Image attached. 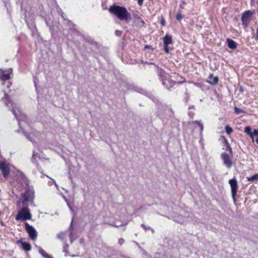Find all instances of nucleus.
Segmentation results:
<instances>
[{
    "instance_id": "obj_10",
    "label": "nucleus",
    "mask_w": 258,
    "mask_h": 258,
    "mask_svg": "<svg viewBox=\"0 0 258 258\" xmlns=\"http://www.w3.org/2000/svg\"><path fill=\"white\" fill-rule=\"evenodd\" d=\"M220 140L222 141L223 143L225 145L226 147L225 150L227 151H229L230 154L232 156L233 151L230 144L228 143V140L224 136H221L220 138Z\"/></svg>"
},
{
    "instance_id": "obj_5",
    "label": "nucleus",
    "mask_w": 258,
    "mask_h": 258,
    "mask_svg": "<svg viewBox=\"0 0 258 258\" xmlns=\"http://www.w3.org/2000/svg\"><path fill=\"white\" fill-rule=\"evenodd\" d=\"M229 183L230 185L231 189V194L233 201H236L235 197L237 195L238 189L237 181L235 178H233L229 180Z\"/></svg>"
},
{
    "instance_id": "obj_11",
    "label": "nucleus",
    "mask_w": 258,
    "mask_h": 258,
    "mask_svg": "<svg viewBox=\"0 0 258 258\" xmlns=\"http://www.w3.org/2000/svg\"><path fill=\"white\" fill-rule=\"evenodd\" d=\"M157 73L158 76L159 77V79L162 82L163 85H166V81H164V71L161 68L157 67Z\"/></svg>"
},
{
    "instance_id": "obj_29",
    "label": "nucleus",
    "mask_w": 258,
    "mask_h": 258,
    "mask_svg": "<svg viewBox=\"0 0 258 258\" xmlns=\"http://www.w3.org/2000/svg\"><path fill=\"white\" fill-rule=\"evenodd\" d=\"M168 45H164V50L166 53H169V49L168 47Z\"/></svg>"
},
{
    "instance_id": "obj_45",
    "label": "nucleus",
    "mask_w": 258,
    "mask_h": 258,
    "mask_svg": "<svg viewBox=\"0 0 258 258\" xmlns=\"http://www.w3.org/2000/svg\"><path fill=\"white\" fill-rule=\"evenodd\" d=\"M150 230H151V231H152V233H154V232H155V231H154V230L153 229H152V228H151V229H150Z\"/></svg>"
},
{
    "instance_id": "obj_17",
    "label": "nucleus",
    "mask_w": 258,
    "mask_h": 258,
    "mask_svg": "<svg viewBox=\"0 0 258 258\" xmlns=\"http://www.w3.org/2000/svg\"><path fill=\"white\" fill-rule=\"evenodd\" d=\"M39 253L41 254L45 258H53L49 254L46 252L43 249L40 248L39 249Z\"/></svg>"
},
{
    "instance_id": "obj_6",
    "label": "nucleus",
    "mask_w": 258,
    "mask_h": 258,
    "mask_svg": "<svg viewBox=\"0 0 258 258\" xmlns=\"http://www.w3.org/2000/svg\"><path fill=\"white\" fill-rule=\"evenodd\" d=\"M25 227L26 230L28 233L30 238L33 240H35L37 234L35 228L27 223H25Z\"/></svg>"
},
{
    "instance_id": "obj_36",
    "label": "nucleus",
    "mask_w": 258,
    "mask_h": 258,
    "mask_svg": "<svg viewBox=\"0 0 258 258\" xmlns=\"http://www.w3.org/2000/svg\"><path fill=\"white\" fill-rule=\"evenodd\" d=\"M197 122L198 123L199 126H200L201 131H203V125L202 123H201L200 122Z\"/></svg>"
},
{
    "instance_id": "obj_26",
    "label": "nucleus",
    "mask_w": 258,
    "mask_h": 258,
    "mask_svg": "<svg viewBox=\"0 0 258 258\" xmlns=\"http://www.w3.org/2000/svg\"><path fill=\"white\" fill-rule=\"evenodd\" d=\"M258 136V130H254V131L252 132V137H251L252 139H253V136Z\"/></svg>"
},
{
    "instance_id": "obj_48",
    "label": "nucleus",
    "mask_w": 258,
    "mask_h": 258,
    "mask_svg": "<svg viewBox=\"0 0 258 258\" xmlns=\"http://www.w3.org/2000/svg\"><path fill=\"white\" fill-rule=\"evenodd\" d=\"M256 142L258 144V138L256 140Z\"/></svg>"
},
{
    "instance_id": "obj_15",
    "label": "nucleus",
    "mask_w": 258,
    "mask_h": 258,
    "mask_svg": "<svg viewBox=\"0 0 258 258\" xmlns=\"http://www.w3.org/2000/svg\"><path fill=\"white\" fill-rule=\"evenodd\" d=\"M227 42L228 46L229 48L233 49V50L236 48L237 43L234 40L228 38L227 39Z\"/></svg>"
},
{
    "instance_id": "obj_4",
    "label": "nucleus",
    "mask_w": 258,
    "mask_h": 258,
    "mask_svg": "<svg viewBox=\"0 0 258 258\" xmlns=\"http://www.w3.org/2000/svg\"><path fill=\"white\" fill-rule=\"evenodd\" d=\"M34 192L32 189L27 187L25 189V192L22 194V204L25 205L26 202L32 201L34 198Z\"/></svg>"
},
{
    "instance_id": "obj_38",
    "label": "nucleus",
    "mask_w": 258,
    "mask_h": 258,
    "mask_svg": "<svg viewBox=\"0 0 258 258\" xmlns=\"http://www.w3.org/2000/svg\"><path fill=\"white\" fill-rule=\"evenodd\" d=\"M0 224L2 226H5L4 222L3 221H2L1 220H0Z\"/></svg>"
},
{
    "instance_id": "obj_50",
    "label": "nucleus",
    "mask_w": 258,
    "mask_h": 258,
    "mask_svg": "<svg viewBox=\"0 0 258 258\" xmlns=\"http://www.w3.org/2000/svg\"><path fill=\"white\" fill-rule=\"evenodd\" d=\"M0 71H3L2 69H0Z\"/></svg>"
},
{
    "instance_id": "obj_31",
    "label": "nucleus",
    "mask_w": 258,
    "mask_h": 258,
    "mask_svg": "<svg viewBox=\"0 0 258 258\" xmlns=\"http://www.w3.org/2000/svg\"><path fill=\"white\" fill-rule=\"evenodd\" d=\"M37 155V153H36L35 151H33V155L32 156V160H34L36 156Z\"/></svg>"
},
{
    "instance_id": "obj_13",
    "label": "nucleus",
    "mask_w": 258,
    "mask_h": 258,
    "mask_svg": "<svg viewBox=\"0 0 258 258\" xmlns=\"http://www.w3.org/2000/svg\"><path fill=\"white\" fill-rule=\"evenodd\" d=\"M209 83L212 85H216L218 83V77L217 76H214L213 74L210 75L209 77Z\"/></svg>"
},
{
    "instance_id": "obj_33",
    "label": "nucleus",
    "mask_w": 258,
    "mask_h": 258,
    "mask_svg": "<svg viewBox=\"0 0 258 258\" xmlns=\"http://www.w3.org/2000/svg\"><path fill=\"white\" fill-rule=\"evenodd\" d=\"M68 248V245H66L64 246H63V251L64 252H66V253L68 252V251L67 250Z\"/></svg>"
},
{
    "instance_id": "obj_9",
    "label": "nucleus",
    "mask_w": 258,
    "mask_h": 258,
    "mask_svg": "<svg viewBox=\"0 0 258 258\" xmlns=\"http://www.w3.org/2000/svg\"><path fill=\"white\" fill-rule=\"evenodd\" d=\"M0 169L2 171L3 176L5 178L10 174L9 168L4 163H0Z\"/></svg>"
},
{
    "instance_id": "obj_49",
    "label": "nucleus",
    "mask_w": 258,
    "mask_h": 258,
    "mask_svg": "<svg viewBox=\"0 0 258 258\" xmlns=\"http://www.w3.org/2000/svg\"><path fill=\"white\" fill-rule=\"evenodd\" d=\"M152 97H153V98H154V97L153 96V95H151V97H150L151 98H152Z\"/></svg>"
},
{
    "instance_id": "obj_18",
    "label": "nucleus",
    "mask_w": 258,
    "mask_h": 258,
    "mask_svg": "<svg viewBox=\"0 0 258 258\" xmlns=\"http://www.w3.org/2000/svg\"><path fill=\"white\" fill-rule=\"evenodd\" d=\"M164 81H166V85H165L164 86L167 89H169L171 87H172L174 85V84H175V82H173V81H170L169 80H164Z\"/></svg>"
},
{
    "instance_id": "obj_35",
    "label": "nucleus",
    "mask_w": 258,
    "mask_h": 258,
    "mask_svg": "<svg viewBox=\"0 0 258 258\" xmlns=\"http://www.w3.org/2000/svg\"><path fill=\"white\" fill-rule=\"evenodd\" d=\"M185 94H186V98H185V102L186 103H187V101H188V98H189V97H188V95H187V91H186V92H185Z\"/></svg>"
},
{
    "instance_id": "obj_30",
    "label": "nucleus",
    "mask_w": 258,
    "mask_h": 258,
    "mask_svg": "<svg viewBox=\"0 0 258 258\" xmlns=\"http://www.w3.org/2000/svg\"><path fill=\"white\" fill-rule=\"evenodd\" d=\"M165 19L163 18V17H162L161 19V25L162 26H164L165 25Z\"/></svg>"
},
{
    "instance_id": "obj_16",
    "label": "nucleus",
    "mask_w": 258,
    "mask_h": 258,
    "mask_svg": "<svg viewBox=\"0 0 258 258\" xmlns=\"http://www.w3.org/2000/svg\"><path fill=\"white\" fill-rule=\"evenodd\" d=\"M134 90L137 92L141 93L142 94H144L146 96H148L149 95H150V94L148 92H147L145 90L138 86H134Z\"/></svg>"
},
{
    "instance_id": "obj_22",
    "label": "nucleus",
    "mask_w": 258,
    "mask_h": 258,
    "mask_svg": "<svg viewBox=\"0 0 258 258\" xmlns=\"http://www.w3.org/2000/svg\"><path fill=\"white\" fill-rule=\"evenodd\" d=\"M244 132L247 133L248 135L250 136V137H252V132L251 128L250 126H248L245 128Z\"/></svg>"
},
{
    "instance_id": "obj_40",
    "label": "nucleus",
    "mask_w": 258,
    "mask_h": 258,
    "mask_svg": "<svg viewBox=\"0 0 258 258\" xmlns=\"http://www.w3.org/2000/svg\"><path fill=\"white\" fill-rule=\"evenodd\" d=\"M115 33H116V35H118V34H119V33H121V32H120V31H117H117H115Z\"/></svg>"
},
{
    "instance_id": "obj_1",
    "label": "nucleus",
    "mask_w": 258,
    "mask_h": 258,
    "mask_svg": "<svg viewBox=\"0 0 258 258\" xmlns=\"http://www.w3.org/2000/svg\"><path fill=\"white\" fill-rule=\"evenodd\" d=\"M109 11L110 13L114 14L119 20L124 21L128 23L132 20L131 14L128 12L126 9L122 6L113 5L110 7Z\"/></svg>"
},
{
    "instance_id": "obj_12",
    "label": "nucleus",
    "mask_w": 258,
    "mask_h": 258,
    "mask_svg": "<svg viewBox=\"0 0 258 258\" xmlns=\"http://www.w3.org/2000/svg\"><path fill=\"white\" fill-rule=\"evenodd\" d=\"M17 242L21 244L22 248L25 251H28L31 249V246L29 243L26 242H24L22 240H18Z\"/></svg>"
},
{
    "instance_id": "obj_28",
    "label": "nucleus",
    "mask_w": 258,
    "mask_h": 258,
    "mask_svg": "<svg viewBox=\"0 0 258 258\" xmlns=\"http://www.w3.org/2000/svg\"><path fill=\"white\" fill-rule=\"evenodd\" d=\"M145 49H150L152 50H154L155 48L152 46L149 45H146L144 47Z\"/></svg>"
},
{
    "instance_id": "obj_14",
    "label": "nucleus",
    "mask_w": 258,
    "mask_h": 258,
    "mask_svg": "<svg viewBox=\"0 0 258 258\" xmlns=\"http://www.w3.org/2000/svg\"><path fill=\"white\" fill-rule=\"evenodd\" d=\"M163 41L164 45H168L173 43L172 37L168 34H166L163 38Z\"/></svg>"
},
{
    "instance_id": "obj_42",
    "label": "nucleus",
    "mask_w": 258,
    "mask_h": 258,
    "mask_svg": "<svg viewBox=\"0 0 258 258\" xmlns=\"http://www.w3.org/2000/svg\"><path fill=\"white\" fill-rule=\"evenodd\" d=\"M63 199L66 202H68V200L66 197L63 196Z\"/></svg>"
},
{
    "instance_id": "obj_39",
    "label": "nucleus",
    "mask_w": 258,
    "mask_h": 258,
    "mask_svg": "<svg viewBox=\"0 0 258 258\" xmlns=\"http://www.w3.org/2000/svg\"><path fill=\"white\" fill-rule=\"evenodd\" d=\"M254 39L256 40V41H257L258 40V35H256V36H255L254 37Z\"/></svg>"
},
{
    "instance_id": "obj_34",
    "label": "nucleus",
    "mask_w": 258,
    "mask_h": 258,
    "mask_svg": "<svg viewBox=\"0 0 258 258\" xmlns=\"http://www.w3.org/2000/svg\"><path fill=\"white\" fill-rule=\"evenodd\" d=\"M144 0H138V5L141 6L143 4Z\"/></svg>"
},
{
    "instance_id": "obj_37",
    "label": "nucleus",
    "mask_w": 258,
    "mask_h": 258,
    "mask_svg": "<svg viewBox=\"0 0 258 258\" xmlns=\"http://www.w3.org/2000/svg\"><path fill=\"white\" fill-rule=\"evenodd\" d=\"M66 203H67V204L68 206L69 207L70 209L71 210H73V209H72V207H71V206L70 204L69 203V201H68V202H66Z\"/></svg>"
},
{
    "instance_id": "obj_2",
    "label": "nucleus",
    "mask_w": 258,
    "mask_h": 258,
    "mask_svg": "<svg viewBox=\"0 0 258 258\" xmlns=\"http://www.w3.org/2000/svg\"><path fill=\"white\" fill-rule=\"evenodd\" d=\"M32 215L27 207H23L15 216V220L18 221H26L31 219Z\"/></svg>"
},
{
    "instance_id": "obj_47",
    "label": "nucleus",
    "mask_w": 258,
    "mask_h": 258,
    "mask_svg": "<svg viewBox=\"0 0 258 258\" xmlns=\"http://www.w3.org/2000/svg\"><path fill=\"white\" fill-rule=\"evenodd\" d=\"M256 34L258 35V29L256 30Z\"/></svg>"
},
{
    "instance_id": "obj_20",
    "label": "nucleus",
    "mask_w": 258,
    "mask_h": 258,
    "mask_svg": "<svg viewBox=\"0 0 258 258\" xmlns=\"http://www.w3.org/2000/svg\"><path fill=\"white\" fill-rule=\"evenodd\" d=\"M0 79L3 81L8 80L10 79V75L9 74H3L0 76Z\"/></svg>"
},
{
    "instance_id": "obj_24",
    "label": "nucleus",
    "mask_w": 258,
    "mask_h": 258,
    "mask_svg": "<svg viewBox=\"0 0 258 258\" xmlns=\"http://www.w3.org/2000/svg\"><path fill=\"white\" fill-rule=\"evenodd\" d=\"M183 18V16L180 12H178L176 15V19L178 21H180Z\"/></svg>"
},
{
    "instance_id": "obj_46",
    "label": "nucleus",
    "mask_w": 258,
    "mask_h": 258,
    "mask_svg": "<svg viewBox=\"0 0 258 258\" xmlns=\"http://www.w3.org/2000/svg\"><path fill=\"white\" fill-rule=\"evenodd\" d=\"M17 110L18 112L19 113H20V114H21V111H20V110L18 108H17Z\"/></svg>"
},
{
    "instance_id": "obj_41",
    "label": "nucleus",
    "mask_w": 258,
    "mask_h": 258,
    "mask_svg": "<svg viewBox=\"0 0 258 258\" xmlns=\"http://www.w3.org/2000/svg\"><path fill=\"white\" fill-rule=\"evenodd\" d=\"M115 33H116V35H118V34H119V33H121V32H120V31H117H117H115Z\"/></svg>"
},
{
    "instance_id": "obj_23",
    "label": "nucleus",
    "mask_w": 258,
    "mask_h": 258,
    "mask_svg": "<svg viewBox=\"0 0 258 258\" xmlns=\"http://www.w3.org/2000/svg\"><path fill=\"white\" fill-rule=\"evenodd\" d=\"M174 221L179 223H182L184 222L183 217L181 216H178L177 218H174Z\"/></svg>"
},
{
    "instance_id": "obj_8",
    "label": "nucleus",
    "mask_w": 258,
    "mask_h": 258,
    "mask_svg": "<svg viewBox=\"0 0 258 258\" xmlns=\"http://www.w3.org/2000/svg\"><path fill=\"white\" fill-rule=\"evenodd\" d=\"M7 105H8V107L12 108L11 111H12L13 114L14 115L15 118L17 119L18 122L19 123L20 116L18 115V114H17V113L16 112V106H15V105L14 106L13 103L12 102V101L11 100H9V99H8Z\"/></svg>"
},
{
    "instance_id": "obj_43",
    "label": "nucleus",
    "mask_w": 258,
    "mask_h": 258,
    "mask_svg": "<svg viewBox=\"0 0 258 258\" xmlns=\"http://www.w3.org/2000/svg\"><path fill=\"white\" fill-rule=\"evenodd\" d=\"M111 225L114 226V227H118V225H115V224H111Z\"/></svg>"
},
{
    "instance_id": "obj_21",
    "label": "nucleus",
    "mask_w": 258,
    "mask_h": 258,
    "mask_svg": "<svg viewBox=\"0 0 258 258\" xmlns=\"http://www.w3.org/2000/svg\"><path fill=\"white\" fill-rule=\"evenodd\" d=\"M225 131L227 134L230 135L233 132V130L229 125H227L225 126Z\"/></svg>"
},
{
    "instance_id": "obj_27",
    "label": "nucleus",
    "mask_w": 258,
    "mask_h": 258,
    "mask_svg": "<svg viewBox=\"0 0 258 258\" xmlns=\"http://www.w3.org/2000/svg\"><path fill=\"white\" fill-rule=\"evenodd\" d=\"M141 227L146 231L147 230H150L151 229V227H147L144 224H141Z\"/></svg>"
},
{
    "instance_id": "obj_44",
    "label": "nucleus",
    "mask_w": 258,
    "mask_h": 258,
    "mask_svg": "<svg viewBox=\"0 0 258 258\" xmlns=\"http://www.w3.org/2000/svg\"><path fill=\"white\" fill-rule=\"evenodd\" d=\"M121 241H123V240L121 239L119 240V243H120V245L121 244Z\"/></svg>"
},
{
    "instance_id": "obj_19",
    "label": "nucleus",
    "mask_w": 258,
    "mask_h": 258,
    "mask_svg": "<svg viewBox=\"0 0 258 258\" xmlns=\"http://www.w3.org/2000/svg\"><path fill=\"white\" fill-rule=\"evenodd\" d=\"M248 181L251 182L254 180H258V174H255L251 177H247Z\"/></svg>"
},
{
    "instance_id": "obj_32",
    "label": "nucleus",
    "mask_w": 258,
    "mask_h": 258,
    "mask_svg": "<svg viewBox=\"0 0 258 258\" xmlns=\"http://www.w3.org/2000/svg\"><path fill=\"white\" fill-rule=\"evenodd\" d=\"M57 237L58 239H63V235L62 233H58L57 235Z\"/></svg>"
},
{
    "instance_id": "obj_7",
    "label": "nucleus",
    "mask_w": 258,
    "mask_h": 258,
    "mask_svg": "<svg viewBox=\"0 0 258 258\" xmlns=\"http://www.w3.org/2000/svg\"><path fill=\"white\" fill-rule=\"evenodd\" d=\"M221 157L223 161L224 164L228 169H230L232 167V162L229 155L227 153L224 152L221 154Z\"/></svg>"
},
{
    "instance_id": "obj_25",
    "label": "nucleus",
    "mask_w": 258,
    "mask_h": 258,
    "mask_svg": "<svg viewBox=\"0 0 258 258\" xmlns=\"http://www.w3.org/2000/svg\"><path fill=\"white\" fill-rule=\"evenodd\" d=\"M234 111H235V113L237 114H239L243 112L242 110H241V109H240L237 107H234Z\"/></svg>"
},
{
    "instance_id": "obj_3",
    "label": "nucleus",
    "mask_w": 258,
    "mask_h": 258,
    "mask_svg": "<svg viewBox=\"0 0 258 258\" xmlns=\"http://www.w3.org/2000/svg\"><path fill=\"white\" fill-rule=\"evenodd\" d=\"M255 13L254 10H247L244 11L241 16L242 25L244 28H246L251 20L253 14Z\"/></svg>"
}]
</instances>
